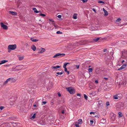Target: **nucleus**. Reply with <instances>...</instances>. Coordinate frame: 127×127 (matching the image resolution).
<instances>
[{
  "label": "nucleus",
  "mask_w": 127,
  "mask_h": 127,
  "mask_svg": "<svg viewBox=\"0 0 127 127\" xmlns=\"http://www.w3.org/2000/svg\"><path fill=\"white\" fill-rule=\"evenodd\" d=\"M77 96H78L80 97L81 96V95L79 94V93H78L77 94Z\"/></svg>",
  "instance_id": "a18cd8bd"
},
{
  "label": "nucleus",
  "mask_w": 127,
  "mask_h": 127,
  "mask_svg": "<svg viewBox=\"0 0 127 127\" xmlns=\"http://www.w3.org/2000/svg\"><path fill=\"white\" fill-rule=\"evenodd\" d=\"M9 81V78L8 79L6 80L5 82H4L3 83V85H5Z\"/></svg>",
  "instance_id": "a211bd4d"
},
{
  "label": "nucleus",
  "mask_w": 127,
  "mask_h": 127,
  "mask_svg": "<svg viewBox=\"0 0 127 127\" xmlns=\"http://www.w3.org/2000/svg\"><path fill=\"white\" fill-rule=\"evenodd\" d=\"M95 83H98V81L97 80H95Z\"/></svg>",
  "instance_id": "09e8293b"
},
{
  "label": "nucleus",
  "mask_w": 127,
  "mask_h": 127,
  "mask_svg": "<svg viewBox=\"0 0 127 127\" xmlns=\"http://www.w3.org/2000/svg\"><path fill=\"white\" fill-rule=\"evenodd\" d=\"M65 55L64 54L57 53L54 55L53 56L54 58H57L59 57V56H64Z\"/></svg>",
  "instance_id": "7ed1b4c3"
},
{
  "label": "nucleus",
  "mask_w": 127,
  "mask_h": 127,
  "mask_svg": "<svg viewBox=\"0 0 127 127\" xmlns=\"http://www.w3.org/2000/svg\"><path fill=\"white\" fill-rule=\"evenodd\" d=\"M126 65L125 64L123 65L122 66L123 69L125 68L126 67Z\"/></svg>",
  "instance_id": "7c9ffc66"
},
{
  "label": "nucleus",
  "mask_w": 127,
  "mask_h": 127,
  "mask_svg": "<svg viewBox=\"0 0 127 127\" xmlns=\"http://www.w3.org/2000/svg\"><path fill=\"white\" fill-rule=\"evenodd\" d=\"M84 96L85 98L87 100L88 99V96L87 95L85 94H84Z\"/></svg>",
  "instance_id": "cd10ccee"
},
{
  "label": "nucleus",
  "mask_w": 127,
  "mask_h": 127,
  "mask_svg": "<svg viewBox=\"0 0 127 127\" xmlns=\"http://www.w3.org/2000/svg\"><path fill=\"white\" fill-rule=\"evenodd\" d=\"M107 50V49H104L103 50V52H106Z\"/></svg>",
  "instance_id": "49530a36"
},
{
  "label": "nucleus",
  "mask_w": 127,
  "mask_h": 127,
  "mask_svg": "<svg viewBox=\"0 0 127 127\" xmlns=\"http://www.w3.org/2000/svg\"><path fill=\"white\" fill-rule=\"evenodd\" d=\"M9 81L11 82H14L15 81V80L12 78H9Z\"/></svg>",
  "instance_id": "1a4fd4ad"
},
{
  "label": "nucleus",
  "mask_w": 127,
  "mask_h": 127,
  "mask_svg": "<svg viewBox=\"0 0 127 127\" xmlns=\"http://www.w3.org/2000/svg\"><path fill=\"white\" fill-rule=\"evenodd\" d=\"M104 78L106 80H107L108 79V78H107L104 77Z\"/></svg>",
  "instance_id": "3c124183"
},
{
  "label": "nucleus",
  "mask_w": 127,
  "mask_h": 127,
  "mask_svg": "<svg viewBox=\"0 0 127 127\" xmlns=\"http://www.w3.org/2000/svg\"><path fill=\"white\" fill-rule=\"evenodd\" d=\"M46 103V101H43L42 102V105H44Z\"/></svg>",
  "instance_id": "c9c22d12"
},
{
  "label": "nucleus",
  "mask_w": 127,
  "mask_h": 127,
  "mask_svg": "<svg viewBox=\"0 0 127 127\" xmlns=\"http://www.w3.org/2000/svg\"><path fill=\"white\" fill-rule=\"evenodd\" d=\"M30 40L34 42H36L38 41L39 40L38 39H35L34 38H31Z\"/></svg>",
  "instance_id": "6e6552de"
},
{
  "label": "nucleus",
  "mask_w": 127,
  "mask_h": 127,
  "mask_svg": "<svg viewBox=\"0 0 127 127\" xmlns=\"http://www.w3.org/2000/svg\"><path fill=\"white\" fill-rule=\"evenodd\" d=\"M94 122V121L93 120H91L90 122V124L91 125L93 124Z\"/></svg>",
  "instance_id": "f704fd0d"
},
{
  "label": "nucleus",
  "mask_w": 127,
  "mask_h": 127,
  "mask_svg": "<svg viewBox=\"0 0 127 127\" xmlns=\"http://www.w3.org/2000/svg\"><path fill=\"white\" fill-rule=\"evenodd\" d=\"M81 1H82L83 3H85V2H87L88 0H81Z\"/></svg>",
  "instance_id": "2f4dec72"
},
{
  "label": "nucleus",
  "mask_w": 127,
  "mask_h": 127,
  "mask_svg": "<svg viewBox=\"0 0 127 127\" xmlns=\"http://www.w3.org/2000/svg\"><path fill=\"white\" fill-rule=\"evenodd\" d=\"M113 98L114 99H118V97L117 95H115L114 96Z\"/></svg>",
  "instance_id": "412c9836"
},
{
  "label": "nucleus",
  "mask_w": 127,
  "mask_h": 127,
  "mask_svg": "<svg viewBox=\"0 0 127 127\" xmlns=\"http://www.w3.org/2000/svg\"><path fill=\"white\" fill-rule=\"evenodd\" d=\"M99 39H100L98 37V38H96L94 39V40L96 42V41H98L99 40Z\"/></svg>",
  "instance_id": "a878e982"
},
{
  "label": "nucleus",
  "mask_w": 127,
  "mask_h": 127,
  "mask_svg": "<svg viewBox=\"0 0 127 127\" xmlns=\"http://www.w3.org/2000/svg\"><path fill=\"white\" fill-rule=\"evenodd\" d=\"M23 66V65H19V66H16V67L19 69H21L22 68V66Z\"/></svg>",
  "instance_id": "2eb2a0df"
},
{
  "label": "nucleus",
  "mask_w": 127,
  "mask_h": 127,
  "mask_svg": "<svg viewBox=\"0 0 127 127\" xmlns=\"http://www.w3.org/2000/svg\"><path fill=\"white\" fill-rule=\"evenodd\" d=\"M106 105L108 106L109 105V102H107L106 103Z\"/></svg>",
  "instance_id": "a19ab883"
},
{
  "label": "nucleus",
  "mask_w": 127,
  "mask_h": 127,
  "mask_svg": "<svg viewBox=\"0 0 127 127\" xmlns=\"http://www.w3.org/2000/svg\"><path fill=\"white\" fill-rule=\"evenodd\" d=\"M49 21H50L52 22H53V21H54L52 19H49Z\"/></svg>",
  "instance_id": "c03bdc74"
},
{
  "label": "nucleus",
  "mask_w": 127,
  "mask_h": 127,
  "mask_svg": "<svg viewBox=\"0 0 127 127\" xmlns=\"http://www.w3.org/2000/svg\"><path fill=\"white\" fill-rule=\"evenodd\" d=\"M33 106L34 107H36V104H34L33 105Z\"/></svg>",
  "instance_id": "5fc2aeb1"
},
{
  "label": "nucleus",
  "mask_w": 127,
  "mask_h": 127,
  "mask_svg": "<svg viewBox=\"0 0 127 127\" xmlns=\"http://www.w3.org/2000/svg\"><path fill=\"white\" fill-rule=\"evenodd\" d=\"M32 10L34 11V12L36 13H38L41 12L40 11H37V9L35 8H33Z\"/></svg>",
  "instance_id": "423d86ee"
},
{
  "label": "nucleus",
  "mask_w": 127,
  "mask_h": 127,
  "mask_svg": "<svg viewBox=\"0 0 127 127\" xmlns=\"http://www.w3.org/2000/svg\"><path fill=\"white\" fill-rule=\"evenodd\" d=\"M52 24L54 26H55V22L54 21L53 22H52Z\"/></svg>",
  "instance_id": "4c0bfd02"
},
{
  "label": "nucleus",
  "mask_w": 127,
  "mask_h": 127,
  "mask_svg": "<svg viewBox=\"0 0 127 127\" xmlns=\"http://www.w3.org/2000/svg\"><path fill=\"white\" fill-rule=\"evenodd\" d=\"M65 68V69L64 70V71L67 72L68 74L69 73V71H67V69L66 68Z\"/></svg>",
  "instance_id": "4be33fe9"
},
{
  "label": "nucleus",
  "mask_w": 127,
  "mask_h": 127,
  "mask_svg": "<svg viewBox=\"0 0 127 127\" xmlns=\"http://www.w3.org/2000/svg\"><path fill=\"white\" fill-rule=\"evenodd\" d=\"M4 108L3 106H0V110H2Z\"/></svg>",
  "instance_id": "e433bc0d"
},
{
  "label": "nucleus",
  "mask_w": 127,
  "mask_h": 127,
  "mask_svg": "<svg viewBox=\"0 0 127 127\" xmlns=\"http://www.w3.org/2000/svg\"><path fill=\"white\" fill-rule=\"evenodd\" d=\"M123 69V68L121 66V67L120 68H119L118 70H122V69Z\"/></svg>",
  "instance_id": "ea45409f"
},
{
  "label": "nucleus",
  "mask_w": 127,
  "mask_h": 127,
  "mask_svg": "<svg viewBox=\"0 0 127 127\" xmlns=\"http://www.w3.org/2000/svg\"><path fill=\"white\" fill-rule=\"evenodd\" d=\"M39 15L42 16L43 17H44L45 16V15L44 14H39Z\"/></svg>",
  "instance_id": "473e14b6"
},
{
  "label": "nucleus",
  "mask_w": 127,
  "mask_h": 127,
  "mask_svg": "<svg viewBox=\"0 0 127 127\" xmlns=\"http://www.w3.org/2000/svg\"><path fill=\"white\" fill-rule=\"evenodd\" d=\"M98 3H103L104 4V2L102 1H101V0H100L98 2Z\"/></svg>",
  "instance_id": "bb28decb"
},
{
  "label": "nucleus",
  "mask_w": 127,
  "mask_h": 127,
  "mask_svg": "<svg viewBox=\"0 0 127 127\" xmlns=\"http://www.w3.org/2000/svg\"><path fill=\"white\" fill-rule=\"evenodd\" d=\"M58 17L59 18H61L62 17V16L61 15H59L58 16Z\"/></svg>",
  "instance_id": "37998d69"
},
{
  "label": "nucleus",
  "mask_w": 127,
  "mask_h": 127,
  "mask_svg": "<svg viewBox=\"0 0 127 127\" xmlns=\"http://www.w3.org/2000/svg\"><path fill=\"white\" fill-rule=\"evenodd\" d=\"M60 67V66L59 65H57L56 66H52L51 67V68L52 69H56L57 68H58Z\"/></svg>",
  "instance_id": "9d476101"
},
{
  "label": "nucleus",
  "mask_w": 127,
  "mask_h": 127,
  "mask_svg": "<svg viewBox=\"0 0 127 127\" xmlns=\"http://www.w3.org/2000/svg\"><path fill=\"white\" fill-rule=\"evenodd\" d=\"M121 20V19L120 18H119L118 19H117L116 21V22H120V21Z\"/></svg>",
  "instance_id": "c85d7f7f"
},
{
  "label": "nucleus",
  "mask_w": 127,
  "mask_h": 127,
  "mask_svg": "<svg viewBox=\"0 0 127 127\" xmlns=\"http://www.w3.org/2000/svg\"><path fill=\"white\" fill-rule=\"evenodd\" d=\"M16 44L9 45L8 46V52H10L12 50L15 49L16 48Z\"/></svg>",
  "instance_id": "f257e3e1"
},
{
  "label": "nucleus",
  "mask_w": 127,
  "mask_h": 127,
  "mask_svg": "<svg viewBox=\"0 0 127 127\" xmlns=\"http://www.w3.org/2000/svg\"><path fill=\"white\" fill-rule=\"evenodd\" d=\"M90 114H95V113L93 112H91L90 113Z\"/></svg>",
  "instance_id": "de8ad7c7"
},
{
  "label": "nucleus",
  "mask_w": 127,
  "mask_h": 127,
  "mask_svg": "<svg viewBox=\"0 0 127 127\" xmlns=\"http://www.w3.org/2000/svg\"><path fill=\"white\" fill-rule=\"evenodd\" d=\"M125 62V61H124V60H123V61H122V63H123V62Z\"/></svg>",
  "instance_id": "6e6d98bb"
},
{
  "label": "nucleus",
  "mask_w": 127,
  "mask_h": 127,
  "mask_svg": "<svg viewBox=\"0 0 127 127\" xmlns=\"http://www.w3.org/2000/svg\"><path fill=\"white\" fill-rule=\"evenodd\" d=\"M45 51V49L43 48H41L40 51V53H42Z\"/></svg>",
  "instance_id": "f8f14e48"
},
{
  "label": "nucleus",
  "mask_w": 127,
  "mask_h": 127,
  "mask_svg": "<svg viewBox=\"0 0 127 127\" xmlns=\"http://www.w3.org/2000/svg\"><path fill=\"white\" fill-rule=\"evenodd\" d=\"M35 118V114H34L33 116L31 118V119H34Z\"/></svg>",
  "instance_id": "5701e85b"
},
{
  "label": "nucleus",
  "mask_w": 127,
  "mask_h": 127,
  "mask_svg": "<svg viewBox=\"0 0 127 127\" xmlns=\"http://www.w3.org/2000/svg\"><path fill=\"white\" fill-rule=\"evenodd\" d=\"M79 65H76V67L78 69L79 68Z\"/></svg>",
  "instance_id": "58836bf2"
},
{
  "label": "nucleus",
  "mask_w": 127,
  "mask_h": 127,
  "mask_svg": "<svg viewBox=\"0 0 127 127\" xmlns=\"http://www.w3.org/2000/svg\"><path fill=\"white\" fill-rule=\"evenodd\" d=\"M67 91L69 92L71 94H73L75 93V90L72 88L70 87L66 88Z\"/></svg>",
  "instance_id": "f03ea898"
},
{
  "label": "nucleus",
  "mask_w": 127,
  "mask_h": 127,
  "mask_svg": "<svg viewBox=\"0 0 127 127\" xmlns=\"http://www.w3.org/2000/svg\"><path fill=\"white\" fill-rule=\"evenodd\" d=\"M24 56H19L18 57V59L19 60H22L24 58Z\"/></svg>",
  "instance_id": "ddd939ff"
},
{
  "label": "nucleus",
  "mask_w": 127,
  "mask_h": 127,
  "mask_svg": "<svg viewBox=\"0 0 127 127\" xmlns=\"http://www.w3.org/2000/svg\"><path fill=\"white\" fill-rule=\"evenodd\" d=\"M93 10L95 12V13H96V11H95V9H93Z\"/></svg>",
  "instance_id": "8fccbe9b"
},
{
  "label": "nucleus",
  "mask_w": 127,
  "mask_h": 127,
  "mask_svg": "<svg viewBox=\"0 0 127 127\" xmlns=\"http://www.w3.org/2000/svg\"><path fill=\"white\" fill-rule=\"evenodd\" d=\"M103 12H104L105 11H106V10L104 8H103Z\"/></svg>",
  "instance_id": "864d4df0"
},
{
  "label": "nucleus",
  "mask_w": 127,
  "mask_h": 127,
  "mask_svg": "<svg viewBox=\"0 0 127 127\" xmlns=\"http://www.w3.org/2000/svg\"><path fill=\"white\" fill-rule=\"evenodd\" d=\"M0 24L1 27L3 29L5 30H7L8 29V28L7 26L4 25L3 23L2 22H1Z\"/></svg>",
  "instance_id": "20e7f679"
},
{
  "label": "nucleus",
  "mask_w": 127,
  "mask_h": 127,
  "mask_svg": "<svg viewBox=\"0 0 127 127\" xmlns=\"http://www.w3.org/2000/svg\"><path fill=\"white\" fill-rule=\"evenodd\" d=\"M88 71L89 72H92V69L91 68H89Z\"/></svg>",
  "instance_id": "393cba45"
},
{
  "label": "nucleus",
  "mask_w": 127,
  "mask_h": 127,
  "mask_svg": "<svg viewBox=\"0 0 127 127\" xmlns=\"http://www.w3.org/2000/svg\"><path fill=\"white\" fill-rule=\"evenodd\" d=\"M9 13L13 15H17V13L16 12L13 11H9Z\"/></svg>",
  "instance_id": "0eeeda50"
},
{
  "label": "nucleus",
  "mask_w": 127,
  "mask_h": 127,
  "mask_svg": "<svg viewBox=\"0 0 127 127\" xmlns=\"http://www.w3.org/2000/svg\"><path fill=\"white\" fill-rule=\"evenodd\" d=\"M56 26H57V25H56L55 24V26H54L55 27H56Z\"/></svg>",
  "instance_id": "4d7b16f0"
},
{
  "label": "nucleus",
  "mask_w": 127,
  "mask_h": 127,
  "mask_svg": "<svg viewBox=\"0 0 127 127\" xmlns=\"http://www.w3.org/2000/svg\"><path fill=\"white\" fill-rule=\"evenodd\" d=\"M77 14H74L73 17L74 19H75L77 18Z\"/></svg>",
  "instance_id": "4468645a"
},
{
  "label": "nucleus",
  "mask_w": 127,
  "mask_h": 127,
  "mask_svg": "<svg viewBox=\"0 0 127 127\" xmlns=\"http://www.w3.org/2000/svg\"><path fill=\"white\" fill-rule=\"evenodd\" d=\"M81 124L80 123H76L75 124V126L76 127H79V125Z\"/></svg>",
  "instance_id": "f3484780"
},
{
  "label": "nucleus",
  "mask_w": 127,
  "mask_h": 127,
  "mask_svg": "<svg viewBox=\"0 0 127 127\" xmlns=\"http://www.w3.org/2000/svg\"><path fill=\"white\" fill-rule=\"evenodd\" d=\"M58 94L59 96H61V95L60 93H58Z\"/></svg>",
  "instance_id": "603ef678"
},
{
  "label": "nucleus",
  "mask_w": 127,
  "mask_h": 127,
  "mask_svg": "<svg viewBox=\"0 0 127 127\" xmlns=\"http://www.w3.org/2000/svg\"><path fill=\"white\" fill-rule=\"evenodd\" d=\"M104 15L106 16H107L108 14V12L106 10L104 12Z\"/></svg>",
  "instance_id": "6ab92c4d"
},
{
  "label": "nucleus",
  "mask_w": 127,
  "mask_h": 127,
  "mask_svg": "<svg viewBox=\"0 0 127 127\" xmlns=\"http://www.w3.org/2000/svg\"><path fill=\"white\" fill-rule=\"evenodd\" d=\"M31 48L34 51H35L36 49V47L34 45L31 46Z\"/></svg>",
  "instance_id": "9b49d317"
},
{
  "label": "nucleus",
  "mask_w": 127,
  "mask_h": 127,
  "mask_svg": "<svg viewBox=\"0 0 127 127\" xmlns=\"http://www.w3.org/2000/svg\"><path fill=\"white\" fill-rule=\"evenodd\" d=\"M56 33L58 34H62V32H61L60 31H58Z\"/></svg>",
  "instance_id": "72a5a7b5"
},
{
  "label": "nucleus",
  "mask_w": 127,
  "mask_h": 127,
  "mask_svg": "<svg viewBox=\"0 0 127 127\" xmlns=\"http://www.w3.org/2000/svg\"><path fill=\"white\" fill-rule=\"evenodd\" d=\"M61 113H62L63 114H64V110H62L61 111Z\"/></svg>",
  "instance_id": "79ce46f5"
},
{
  "label": "nucleus",
  "mask_w": 127,
  "mask_h": 127,
  "mask_svg": "<svg viewBox=\"0 0 127 127\" xmlns=\"http://www.w3.org/2000/svg\"><path fill=\"white\" fill-rule=\"evenodd\" d=\"M78 121L79 122L78 123H80V124H81L82 122V120L81 119H79L78 120Z\"/></svg>",
  "instance_id": "b1692460"
},
{
  "label": "nucleus",
  "mask_w": 127,
  "mask_h": 127,
  "mask_svg": "<svg viewBox=\"0 0 127 127\" xmlns=\"http://www.w3.org/2000/svg\"><path fill=\"white\" fill-rule=\"evenodd\" d=\"M118 114H119V116H120V117H122V116H123V114L119 112L118 113Z\"/></svg>",
  "instance_id": "c756f323"
},
{
  "label": "nucleus",
  "mask_w": 127,
  "mask_h": 127,
  "mask_svg": "<svg viewBox=\"0 0 127 127\" xmlns=\"http://www.w3.org/2000/svg\"><path fill=\"white\" fill-rule=\"evenodd\" d=\"M8 61V60H5L0 61V64H4L5 63L7 62Z\"/></svg>",
  "instance_id": "39448f33"
},
{
  "label": "nucleus",
  "mask_w": 127,
  "mask_h": 127,
  "mask_svg": "<svg viewBox=\"0 0 127 127\" xmlns=\"http://www.w3.org/2000/svg\"><path fill=\"white\" fill-rule=\"evenodd\" d=\"M67 64H69V63H65L64 64V65L63 66V67L64 68H66V67Z\"/></svg>",
  "instance_id": "dca6fc26"
},
{
  "label": "nucleus",
  "mask_w": 127,
  "mask_h": 127,
  "mask_svg": "<svg viewBox=\"0 0 127 127\" xmlns=\"http://www.w3.org/2000/svg\"><path fill=\"white\" fill-rule=\"evenodd\" d=\"M64 71H63L62 72H57L56 73L59 75H60L62 74L63 73Z\"/></svg>",
  "instance_id": "aec40b11"
}]
</instances>
